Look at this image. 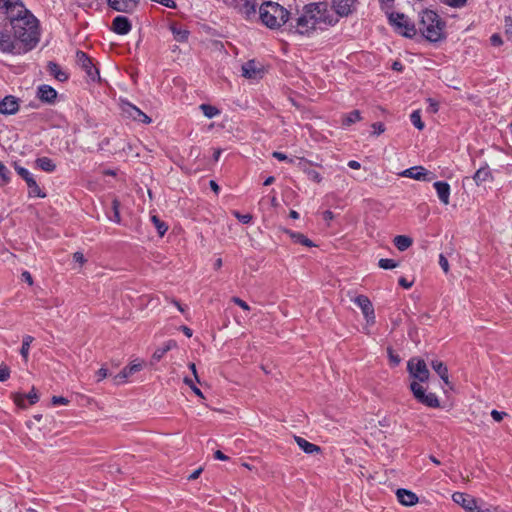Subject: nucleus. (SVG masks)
I'll return each mask as SVG.
<instances>
[{"label": "nucleus", "instance_id": "f257e3e1", "mask_svg": "<svg viewBox=\"0 0 512 512\" xmlns=\"http://www.w3.org/2000/svg\"><path fill=\"white\" fill-rule=\"evenodd\" d=\"M7 17L10 19L14 37L22 44L21 50L26 53L39 42V25L36 17L22 4V9L9 7L6 9Z\"/></svg>", "mask_w": 512, "mask_h": 512}, {"label": "nucleus", "instance_id": "f03ea898", "mask_svg": "<svg viewBox=\"0 0 512 512\" xmlns=\"http://www.w3.org/2000/svg\"><path fill=\"white\" fill-rule=\"evenodd\" d=\"M407 371L410 377L413 378L409 388L414 398L427 407L438 408L440 406L438 397L434 393H426L421 385V383L427 382L430 377L426 362L419 357H413L407 362Z\"/></svg>", "mask_w": 512, "mask_h": 512}, {"label": "nucleus", "instance_id": "7ed1b4c3", "mask_svg": "<svg viewBox=\"0 0 512 512\" xmlns=\"http://www.w3.org/2000/svg\"><path fill=\"white\" fill-rule=\"evenodd\" d=\"M325 4L310 3L305 5L299 17L296 18L295 24L291 25L295 32L304 35L314 30L317 24L325 22Z\"/></svg>", "mask_w": 512, "mask_h": 512}, {"label": "nucleus", "instance_id": "20e7f679", "mask_svg": "<svg viewBox=\"0 0 512 512\" xmlns=\"http://www.w3.org/2000/svg\"><path fill=\"white\" fill-rule=\"evenodd\" d=\"M445 22L432 10H424L420 14L417 31L430 42H438L445 38Z\"/></svg>", "mask_w": 512, "mask_h": 512}, {"label": "nucleus", "instance_id": "39448f33", "mask_svg": "<svg viewBox=\"0 0 512 512\" xmlns=\"http://www.w3.org/2000/svg\"><path fill=\"white\" fill-rule=\"evenodd\" d=\"M262 23L270 29H278L284 25L290 16V12L276 2L267 1L259 8Z\"/></svg>", "mask_w": 512, "mask_h": 512}, {"label": "nucleus", "instance_id": "423d86ee", "mask_svg": "<svg viewBox=\"0 0 512 512\" xmlns=\"http://www.w3.org/2000/svg\"><path fill=\"white\" fill-rule=\"evenodd\" d=\"M386 13L389 23L399 34L407 38H413L417 34V27L407 15L400 12H388V10Z\"/></svg>", "mask_w": 512, "mask_h": 512}, {"label": "nucleus", "instance_id": "0eeeda50", "mask_svg": "<svg viewBox=\"0 0 512 512\" xmlns=\"http://www.w3.org/2000/svg\"><path fill=\"white\" fill-rule=\"evenodd\" d=\"M452 499L456 504L460 505L468 512H497L496 507L483 508L478 504V500L476 498L466 493L455 492L452 495Z\"/></svg>", "mask_w": 512, "mask_h": 512}, {"label": "nucleus", "instance_id": "6e6552de", "mask_svg": "<svg viewBox=\"0 0 512 512\" xmlns=\"http://www.w3.org/2000/svg\"><path fill=\"white\" fill-rule=\"evenodd\" d=\"M223 2L236 9L246 19L256 15V0H223Z\"/></svg>", "mask_w": 512, "mask_h": 512}, {"label": "nucleus", "instance_id": "1a4fd4ad", "mask_svg": "<svg viewBox=\"0 0 512 512\" xmlns=\"http://www.w3.org/2000/svg\"><path fill=\"white\" fill-rule=\"evenodd\" d=\"M15 170L18 173V175L25 180L27 186H28V194L29 197H40L44 198L46 196L45 193L42 192L38 184L36 183L35 179L31 175V173L24 167H21L17 164H15Z\"/></svg>", "mask_w": 512, "mask_h": 512}, {"label": "nucleus", "instance_id": "9d476101", "mask_svg": "<svg viewBox=\"0 0 512 512\" xmlns=\"http://www.w3.org/2000/svg\"><path fill=\"white\" fill-rule=\"evenodd\" d=\"M76 61L78 65L86 72L90 80L95 81L99 79V71L92 63L91 58L83 51H77Z\"/></svg>", "mask_w": 512, "mask_h": 512}, {"label": "nucleus", "instance_id": "9b49d317", "mask_svg": "<svg viewBox=\"0 0 512 512\" xmlns=\"http://www.w3.org/2000/svg\"><path fill=\"white\" fill-rule=\"evenodd\" d=\"M403 177L412 178L415 180L430 182L436 178V175L428 171L422 166H414L404 170L401 174Z\"/></svg>", "mask_w": 512, "mask_h": 512}, {"label": "nucleus", "instance_id": "f8f14e48", "mask_svg": "<svg viewBox=\"0 0 512 512\" xmlns=\"http://www.w3.org/2000/svg\"><path fill=\"white\" fill-rule=\"evenodd\" d=\"M354 302L359 306L361 309L366 321L368 324H374L375 323V313L374 308L369 300V298L365 295H358L354 298Z\"/></svg>", "mask_w": 512, "mask_h": 512}, {"label": "nucleus", "instance_id": "ddd939ff", "mask_svg": "<svg viewBox=\"0 0 512 512\" xmlns=\"http://www.w3.org/2000/svg\"><path fill=\"white\" fill-rule=\"evenodd\" d=\"M358 0H332V7L340 17H347L356 9Z\"/></svg>", "mask_w": 512, "mask_h": 512}, {"label": "nucleus", "instance_id": "4468645a", "mask_svg": "<svg viewBox=\"0 0 512 512\" xmlns=\"http://www.w3.org/2000/svg\"><path fill=\"white\" fill-rule=\"evenodd\" d=\"M19 110V100L15 96L8 95L0 101V114L13 115Z\"/></svg>", "mask_w": 512, "mask_h": 512}, {"label": "nucleus", "instance_id": "2eb2a0df", "mask_svg": "<svg viewBox=\"0 0 512 512\" xmlns=\"http://www.w3.org/2000/svg\"><path fill=\"white\" fill-rule=\"evenodd\" d=\"M0 51L13 54L23 53L18 43H15L10 35L4 33H0Z\"/></svg>", "mask_w": 512, "mask_h": 512}, {"label": "nucleus", "instance_id": "dca6fc26", "mask_svg": "<svg viewBox=\"0 0 512 512\" xmlns=\"http://www.w3.org/2000/svg\"><path fill=\"white\" fill-rule=\"evenodd\" d=\"M298 162L296 163L297 167L303 171L310 180L320 183L322 181L321 175L316 171L310 168L312 162L305 158H297Z\"/></svg>", "mask_w": 512, "mask_h": 512}, {"label": "nucleus", "instance_id": "f3484780", "mask_svg": "<svg viewBox=\"0 0 512 512\" xmlns=\"http://www.w3.org/2000/svg\"><path fill=\"white\" fill-rule=\"evenodd\" d=\"M132 25L125 16H117L113 19L112 30L119 35H126L131 31Z\"/></svg>", "mask_w": 512, "mask_h": 512}, {"label": "nucleus", "instance_id": "a211bd4d", "mask_svg": "<svg viewBox=\"0 0 512 512\" xmlns=\"http://www.w3.org/2000/svg\"><path fill=\"white\" fill-rule=\"evenodd\" d=\"M37 97L42 102L53 104L57 98V91L49 85H40L37 89Z\"/></svg>", "mask_w": 512, "mask_h": 512}, {"label": "nucleus", "instance_id": "6ab92c4d", "mask_svg": "<svg viewBox=\"0 0 512 512\" xmlns=\"http://www.w3.org/2000/svg\"><path fill=\"white\" fill-rule=\"evenodd\" d=\"M123 111L133 120L139 121L145 124H149L151 122V118L148 117L144 112H142L136 106L128 103L123 107Z\"/></svg>", "mask_w": 512, "mask_h": 512}, {"label": "nucleus", "instance_id": "aec40b11", "mask_svg": "<svg viewBox=\"0 0 512 512\" xmlns=\"http://www.w3.org/2000/svg\"><path fill=\"white\" fill-rule=\"evenodd\" d=\"M142 368V365L140 363H133L129 366H126L122 369L117 375L114 376L113 381L114 384L120 385L125 383L126 379L132 375L133 373H136L140 371Z\"/></svg>", "mask_w": 512, "mask_h": 512}, {"label": "nucleus", "instance_id": "412c9836", "mask_svg": "<svg viewBox=\"0 0 512 512\" xmlns=\"http://www.w3.org/2000/svg\"><path fill=\"white\" fill-rule=\"evenodd\" d=\"M25 399H28L31 405L35 404L39 400V396L34 387L27 395L21 393L13 394V400L15 404L21 408H26Z\"/></svg>", "mask_w": 512, "mask_h": 512}, {"label": "nucleus", "instance_id": "4be33fe9", "mask_svg": "<svg viewBox=\"0 0 512 512\" xmlns=\"http://www.w3.org/2000/svg\"><path fill=\"white\" fill-rule=\"evenodd\" d=\"M434 188L437 191V195L439 200L444 204H449L450 197V185L444 181H437L433 184Z\"/></svg>", "mask_w": 512, "mask_h": 512}, {"label": "nucleus", "instance_id": "5701e85b", "mask_svg": "<svg viewBox=\"0 0 512 512\" xmlns=\"http://www.w3.org/2000/svg\"><path fill=\"white\" fill-rule=\"evenodd\" d=\"M396 495L398 501L405 506H413L418 502L416 494L406 489H398Z\"/></svg>", "mask_w": 512, "mask_h": 512}, {"label": "nucleus", "instance_id": "b1692460", "mask_svg": "<svg viewBox=\"0 0 512 512\" xmlns=\"http://www.w3.org/2000/svg\"><path fill=\"white\" fill-rule=\"evenodd\" d=\"M48 72L54 76L60 82H65L68 80V73L61 69V67L55 63L50 61L47 65Z\"/></svg>", "mask_w": 512, "mask_h": 512}, {"label": "nucleus", "instance_id": "393cba45", "mask_svg": "<svg viewBox=\"0 0 512 512\" xmlns=\"http://www.w3.org/2000/svg\"><path fill=\"white\" fill-rule=\"evenodd\" d=\"M294 439L297 445L307 454L319 453L321 451V448L318 445L310 443L300 436H294Z\"/></svg>", "mask_w": 512, "mask_h": 512}, {"label": "nucleus", "instance_id": "a878e982", "mask_svg": "<svg viewBox=\"0 0 512 512\" xmlns=\"http://www.w3.org/2000/svg\"><path fill=\"white\" fill-rule=\"evenodd\" d=\"M261 71L257 68L254 60H250L242 65V75L248 79H255Z\"/></svg>", "mask_w": 512, "mask_h": 512}, {"label": "nucleus", "instance_id": "bb28decb", "mask_svg": "<svg viewBox=\"0 0 512 512\" xmlns=\"http://www.w3.org/2000/svg\"><path fill=\"white\" fill-rule=\"evenodd\" d=\"M433 370L440 376V378L445 382V384H449V376L447 366L439 360H432L430 362Z\"/></svg>", "mask_w": 512, "mask_h": 512}, {"label": "nucleus", "instance_id": "cd10ccee", "mask_svg": "<svg viewBox=\"0 0 512 512\" xmlns=\"http://www.w3.org/2000/svg\"><path fill=\"white\" fill-rule=\"evenodd\" d=\"M283 231L284 233L288 234L295 243H299L306 247L315 246L314 243L302 233L294 232L289 229H284Z\"/></svg>", "mask_w": 512, "mask_h": 512}, {"label": "nucleus", "instance_id": "c85d7f7f", "mask_svg": "<svg viewBox=\"0 0 512 512\" xmlns=\"http://www.w3.org/2000/svg\"><path fill=\"white\" fill-rule=\"evenodd\" d=\"M174 347H176V341L169 340L168 342L165 343L163 347L157 348L155 350V352L152 355V361H160L163 358V356Z\"/></svg>", "mask_w": 512, "mask_h": 512}, {"label": "nucleus", "instance_id": "c756f323", "mask_svg": "<svg viewBox=\"0 0 512 512\" xmlns=\"http://www.w3.org/2000/svg\"><path fill=\"white\" fill-rule=\"evenodd\" d=\"M393 243L399 251H405L412 245L413 240L409 236L398 235L394 238Z\"/></svg>", "mask_w": 512, "mask_h": 512}, {"label": "nucleus", "instance_id": "7c9ffc66", "mask_svg": "<svg viewBox=\"0 0 512 512\" xmlns=\"http://www.w3.org/2000/svg\"><path fill=\"white\" fill-rule=\"evenodd\" d=\"M35 164L41 170L49 173L53 172L56 169V165L54 164L52 159L48 157L37 158Z\"/></svg>", "mask_w": 512, "mask_h": 512}, {"label": "nucleus", "instance_id": "2f4dec72", "mask_svg": "<svg viewBox=\"0 0 512 512\" xmlns=\"http://www.w3.org/2000/svg\"><path fill=\"white\" fill-rule=\"evenodd\" d=\"M171 31L174 36V39L178 42H185L188 39L189 31L182 28L181 26H178L176 24H173L171 26Z\"/></svg>", "mask_w": 512, "mask_h": 512}, {"label": "nucleus", "instance_id": "473e14b6", "mask_svg": "<svg viewBox=\"0 0 512 512\" xmlns=\"http://www.w3.org/2000/svg\"><path fill=\"white\" fill-rule=\"evenodd\" d=\"M491 176V172L488 167H482L479 168L474 176L473 179L476 182L477 185L485 182L489 177Z\"/></svg>", "mask_w": 512, "mask_h": 512}, {"label": "nucleus", "instance_id": "72a5a7b5", "mask_svg": "<svg viewBox=\"0 0 512 512\" xmlns=\"http://www.w3.org/2000/svg\"><path fill=\"white\" fill-rule=\"evenodd\" d=\"M361 120V114L359 110H353L350 113H348L342 121V124L344 126H350L358 121Z\"/></svg>", "mask_w": 512, "mask_h": 512}, {"label": "nucleus", "instance_id": "f704fd0d", "mask_svg": "<svg viewBox=\"0 0 512 512\" xmlns=\"http://www.w3.org/2000/svg\"><path fill=\"white\" fill-rule=\"evenodd\" d=\"M125 1L126 0H107V3L110 8H112L113 10H115L117 12L128 13V9H127V5H126Z\"/></svg>", "mask_w": 512, "mask_h": 512}, {"label": "nucleus", "instance_id": "c9c22d12", "mask_svg": "<svg viewBox=\"0 0 512 512\" xmlns=\"http://www.w3.org/2000/svg\"><path fill=\"white\" fill-rule=\"evenodd\" d=\"M33 340H34V338L30 335H26L23 337L20 354L24 358L25 361H27V359H28L30 344L33 342Z\"/></svg>", "mask_w": 512, "mask_h": 512}, {"label": "nucleus", "instance_id": "e433bc0d", "mask_svg": "<svg viewBox=\"0 0 512 512\" xmlns=\"http://www.w3.org/2000/svg\"><path fill=\"white\" fill-rule=\"evenodd\" d=\"M151 221L153 222L155 228L157 229L159 236H161V237L164 236V234L166 233V231L168 229V226L162 220H160L159 217L156 215H153L151 217Z\"/></svg>", "mask_w": 512, "mask_h": 512}, {"label": "nucleus", "instance_id": "4c0bfd02", "mask_svg": "<svg viewBox=\"0 0 512 512\" xmlns=\"http://www.w3.org/2000/svg\"><path fill=\"white\" fill-rule=\"evenodd\" d=\"M200 109L203 112V114L210 119L217 116L220 113V111L215 106L209 104H201Z\"/></svg>", "mask_w": 512, "mask_h": 512}, {"label": "nucleus", "instance_id": "58836bf2", "mask_svg": "<svg viewBox=\"0 0 512 512\" xmlns=\"http://www.w3.org/2000/svg\"><path fill=\"white\" fill-rule=\"evenodd\" d=\"M10 171L8 168L0 161V185H6L10 182Z\"/></svg>", "mask_w": 512, "mask_h": 512}, {"label": "nucleus", "instance_id": "ea45409f", "mask_svg": "<svg viewBox=\"0 0 512 512\" xmlns=\"http://www.w3.org/2000/svg\"><path fill=\"white\" fill-rule=\"evenodd\" d=\"M12 7L14 9L21 10L22 3L19 0H0V8L9 9Z\"/></svg>", "mask_w": 512, "mask_h": 512}, {"label": "nucleus", "instance_id": "a19ab883", "mask_svg": "<svg viewBox=\"0 0 512 512\" xmlns=\"http://www.w3.org/2000/svg\"><path fill=\"white\" fill-rule=\"evenodd\" d=\"M410 120L418 130H422L424 128V123L421 120L420 111H413L412 114L410 115Z\"/></svg>", "mask_w": 512, "mask_h": 512}, {"label": "nucleus", "instance_id": "79ce46f5", "mask_svg": "<svg viewBox=\"0 0 512 512\" xmlns=\"http://www.w3.org/2000/svg\"><path fill=\"white\" fill-rule=\"evenodd\" d=\"M378 265L382 269H393L398 266V263L393 259L381 258L378 262Z\"/></svg>", "mask_w": 512, "mask_h": 512}, {"label": "nucleus", "instance_id": "37998d69", "mask_svg": "<svg viewBox=\"0 0 512 512\" xmlns=\"http://www.w3.org/2000/svg\"><path fill=\"white\" fill-rule=\"evenodd\" d=\"M112 210H113V213H114V217L111 218V220H113L114 222L119 224L121 222L120 202L117 199H114L112 201Z\"/></svg>", "mask_w": 512, "mask_h": 512}, {"label": "nucleus", "instance_id": "c03bdc74", "mask_svg": "<svg viewBox=\"0 0 512 512\" xmlns=\"http://www.w3.org/2000/svg\"><path fill=\"white\" fill-rule=\"evenodd\" d=\"M184 383L188 385L197 396L204 398L202 391L194 384L190 378L185 377Z\"/></svg>", "mask_w": 512, "mask_h": 512}, {"label": "nucleus", "instance_id": "a18cd8bd", "mask_svg": "<svg viewBox=\"0 0 512 512\" xmlns=\"http://www.w3.org/2000/svg\"><path fill=\"white\" fill-rule=\"evenodd\" d=\"M10 377V368L6 364L0 365V381L4 382Z\"/></svg>", "mask_w": 512, "mask_h": 512}, {"label": "nucleus", "instance_id": "49530a36", "mask_svg": "<svg viewBox=\"0 0 512 512\" xmlns=\"http://www.w3.org/2000/svg\"><path fill=\"white\" fill-rule=\"evenodd\" d=\"M233 214L243 224H248L252 220L251 214H241L238 211H234Z\"/></svg>", "mask_w": 512, "mask_h": 512}, {"label": "nucleus", "instance_id": "de8ad7c7", "mask_svg": "<svg viewBox=\"0 0 512 512\" xmlns=\"http://www.w3.org/2000/svg\"><path fill=\"white\" fill-rule=\"evenodd\" d=\"M441 2L445 3L446 5L454 8L463 7L467 0H441Z\"/></svg>", "mask_w": 512, "mask_h": 512}, {"label": "nucleus", "instance_id": "09e8293b", "mask_svg": "<svg viewBox=\"0 0 512 512\" xmlns=\"http://www.w3.org/2000/svg\"><path fill=\"white\" fill-rule=\"evenodd\" d=\"M231 301L233 303H235L236 305H238L239 307H241L245 311L250 310V306L244 300H242L241 298H239L237 296L232 297Z\"/></svg>", "mask_w": 512, "mask_h": 512}, {"label": "nucleus", "instance_id": "8fccbe9b", "mask_svg": "<svg viewBox=\"0 0 512 512\" xmlns=\"http://www.w3.org/2000/svg\"><path fill=\"white\" fill-rule=\"evenodd\" d=\"M272 156L279 161H288L289 163H295L294 159L288 158L286 154L281 153V152L275 151L272 153Z\"/></svg>", "mask_w": 512, "mask_h": 512}, {"label": "nucleus", "instance_id": "3c124183", "mask_svg": "<svg viewBox=\"0 0 512 512\" xmlns=\"http://www.w3.org/2000/svg\"><path fill=\"white\" fill-rule=\"evenodd\" d=\"M372 128H373V134L376 136H379L380 134H382L385 131V126L381 122L373 123Z\"/></svg>", "mask_w": 512, "mask_h": 512}, {"label": "nucleus", "instance_id": "603ef678", "mask_svg": "<svg viewBox=\"0 0 512 512\" xmlns=\"http://www.w3.org/2000/svg\"><path fill=\"white\" fill-rule=\"evenodd\" d=\"M439 265L442 268V270L444 271V273L449 272V262L443 254L439 255Z\"/></svg>", "mask_w": 512, "mask_h": 512}, {"label": "nucleus", "instance_id": "864d4df0", "mask_svg": "<svg viewBox=\"0 0 512 512\" xmlns=\"http://www.w3.org/2000/svg\"><path fill=\"white\" fill-rule=\"evenodd\" d=\"M69 400L65 397H62V396H53L52 397V404L53 405H58V404H61V405H66L68 404Z\"/></svg>", "mask_w": 512, "mask_h": 512}, {"label": "nucleus", "instance_id": "5fc2aeb1", "mask_svg": "<svg viewBox=\"0 0 512 512\" xmlns=\"http://www.w3.org/2000/svg\"><path fill=\"white\" fill-rule=\"evenodd\" d=\"M506 415L507 414L505 412H500L498 410L491 411V417L497 422H500Z\"/></svg>", "mask_w": 512, "mask_h": 512}, {"label": "nucleus", "instance_id": "6e6d98bb", "mask_svg": "<svg viewBox=\"0 0 512 512\" xmlns=\"http://www.w3.org/2000/svg\"><path fill=\"white\" fill-rule=\"evenodd\" d=\"M128 13H132L138 6L139 0H126Z\"/></svg>", "mask_w": 512, "mask_h": 512}, {"label": "nucleus", "instance_id": "4d7b16f0", "mask_svg": "<svg viewBox=\"0 0 512 512\" xmlns=\"http://www.w3.org/2000/svg\"><path fill=\"white\" fill-rule=\"evenodd\" d=\"M156 2L168 8H176L174 0H156Z\"/></svg>", "mask_w": 512, "mask_h": 512}, {"label": "nucleus", "instance_id": "13d9d810", "mask_svg": "<svg viewBox=\"0 0 512 512\" xmlns=\"http://www.w3.org/2000/svg\"><path fill=\"white\" fill-rule=\"evenodd\" d=\"M96 375H97V380H98V381H101V380H103L104 378H106V377H107V375H108V370H107L106 368H103V367H102V368H100V369L97 371V374H96Z\"/></svg>", "mask_w": 512, "mask_h": 512}, {"label": "nucleus", "instance_id": "bf43d9fd", "mask_svg": "<svg viewBox=\"0 0 512 512\" xmlns=\"http://www.w3.org/2000/svg\"><path fill=\"white\" fill-rule=\"evenodd\" d=\"M73 259L80 264H84L86 262V259L84 258V255L81 252H75L73 254Z\"/></svg>", "mask_w": 512, "mask_h": 512}, {"label": "nucleus", "instance_id": "052dcab7", "mask_svg": "<svg viewBox=\"0 0 512 512\" xmlns=\"http://www.w3.org/2000/svg\"><path fill=\"white\" fill-rule=\"evenodd\" d=\"M383 9L389 10L393 7L394 0H379Z\"/></svg>", "mask_w": 512, "mask_h": 512}, {"label": "nucleus", "instance_id": "680f3d73", "mask_svg": "<svg viewBox=\"0 0 512 512\" xmlns=\"http://www.w3.org/2000/svg\"><path fill=\"white\" fill-rule=\"evenodd\" d=\"M388 353H389V358L391 360V362L394 364V365H398L400 363V357L398 355H394L393 352H392V349H388Z\"/></svg>", "mask_w": 512, "mask_h": 512}, {"label": "nucleus", "instance_id": "e2e57ef3", "mask_svg": "<svg viewBox=\"0 0 512 512\" xmlns=\"http://www.w3.org/2000/svg\"><path fill=\"white\" fill-rule=\"evenodd\" d=\"M491 40V43L494 45V46H499L502 44V39L500 37V35L498 34H493L490 38Z\"/></svg>", "mask_w": 512, "mask_h": 512}, {"label": "nucleus", "instance_id": "0e129e2a", "mask_svg": "<svg viewBox=\"0 0 512 512\" xmlns=\"http://www.w3.org/2000/svg\"><path fill=\"white\" fill-rule=\"evenodd\" d=\"M21 276H22V279L25 282H27L30 286L33 285L32 276H31V274L28 271H24Z\"/></svg>", "mask_w": 512, "mask_h": 512}, {"label": "nucleus", "instance_id": "69168bd1", "mask_svg": "<svg viewBox=\"0 0 512 512\" xmlns=\"http://www.w3.org/2000/svg\"><path fill=\"white\" fill-rule=\"evenodd\" d=\"M399 285L405 289H409L412 286V282H409L406 278L401 277L399 279Z\"/></svg>", "mask_w": 512, "mask_h": 512}, {"label": "nucleus", "instance_id": "338daca9", "mask_svg": "<svg viewBox=\"0 0 512 512\" xmlns=\"http://www.w3.org/2000/svg\"><path fill=\"white\" fill-rule=\"evenodd\" d=\"M334 218V214L330 210H326L323 212V219L325 221H331Z\"/></svg>", "mask_w": 512, "mask_h": 512}, {"label": "nucleus", "instance_id": "774afa93", "mask_svg": "<svg viewBox=\"0 0 512 512\" xmlns=\"http://www.w3.org/2000/svg\"><path fill=\"white\" fill-rule=\"evenodd\" d=\"M214 457H215V459L222 460V461L228 459V457L224 453H222L220 450L215 451Z\"/></svg>", "mask_w": 512, "mask_h": 512}]
</instances>
